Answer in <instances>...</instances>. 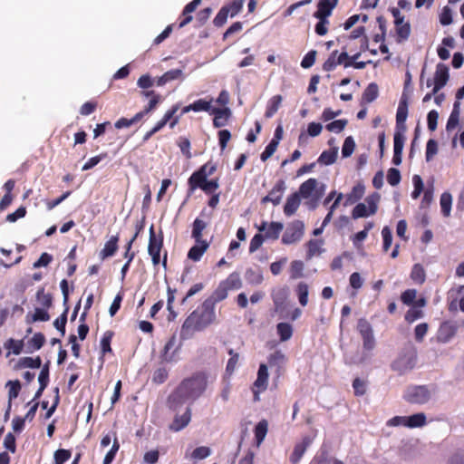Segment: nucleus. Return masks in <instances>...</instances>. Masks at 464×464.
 <instances>
[{
  "label": "nucleus",
  "mask_w": 464,
  "mask_h": 464,
  "mask_svg": "<svg viewBox=\"0 0 464 464\" xmlns=\"http://www.w3.org/2000/svg\"><path fill=\"white\" fill-rule=\"evenodd\" d=\"M208 387V375L204 372H194L185 378L169 394L167 404L169 410L178 411L186 401L198 399Z\"/></svg>",
  "instance_id": "obj_1"
},
{
  "label": "nucleus",
  "mask_w": 464,
  "mask_h": 464,
  "mask_svg": "<svg viewBox=\"0 0 464 464\" xmlns=\"http://www.w3.org/2000/svg\"><path fill=\"white\" fill-rule=\"evenodd\" d=\"M217 319L215 306L210 301H206L194 310L184 321L181 326V337L188 338L194 332H200L212 324Z\"/></svg>",
  "instance_id": "obj_2"
},
{
  "label": "nucleus",
  "mask_w": 464,
  "mask_h": 464,
  "mask_svg": "<svg viewBox=\"0 0 464 464\" xmlns=\"http://www.w3.org/2000/svg\"><path fill=\"white\" fill-rule=\"evenodd\" d=\"M217 170V165L208 161L194 171L188 179V193L192 194L197 188L206 194H212L219 188L218 179H208Z\"/></svg>",
  "instance_id": "obj_3"
},
{
  "label": "nucleus",
  "mask_w": 464,
  "mask_h": 464,
  "mask_svg": "<svg viewBox=\"0 0 464 464\" xmlns=\"http://www.w3.org/2000/svg\"><path fill=\"white\" fill-rule=\"evenodd\" d=\"M417 363V351L412 345L405 346L392 362L391 368L400 375L413 370Z\"/></svg>",
  "instance_id": "obj_4"
},
{
  "label": "nucleus",
  "mask_w": 464,
  "mask_h": 464,
  "mask_svg": "<svg viewBox=\"0 0 464 464\" xmlns=\"http://www.w3.org/2000/svg\"><path fill=\"white\" fill-rule=\"evenodd\" d=\"M324 192L325 185L319 184L317 179L314 178H310L303 182L297 191L303 198L312 199L314 202L313 208L316 206L317 201L324 195Z\"/></svg>",
  "instance_id": "obj_5"
},
{
  "label": "nucleus",
  "mask_w": 464,
  "mask_h": 464,
  "mask_svg": "<svg viewBox=\"0 0 464 464\" xmlns=\"http://www.w3.org/2000/svg\"><path fill=\"white\" fill-rule=\"evenodd\" d=\"M245 0H233L224 5L213 20V24L216 27H222L227 20V17H235L238 14L244 5Z\"/></svg>",
  "instance_id": "obj_6"
},
{
  "label": "nucleus",
  "mask_w": 464,
  "mask_h": 464,
  "mask_svg": "<svg viewBox=\"0 0 464 464\" xmlns=\"http://www.w3.org/2000/svg\"><path fill=\"white\" fill-rule=\"evenodd\" d=\"M403 399L411 404H425L430 399V392L426 385H410L404 392Z\"/></svg>",
  "instance_id": "obj_7"
},
{
  "label": "nucleus",
  "mask_w": 464,
  "mask_h": 464,
  "mask_svg": "<svg viewBox=\"0 0 464 464\" xmlns=\"http://www.w3.org/2000/svg\"><path fill=\"white\" fill-rule=\"evenodd\" d=\"M394 18L395 31H396V41L397 43H402L406 41L411 35V24L407 21H404V15L401 14V11L397 7L390 8Z\"/></svg>",
  "instance_id": "obj_8"
},
{
  "label": "nucleus",
  "mask_w": 464,
  "mask_h": 464,
  "mask_svg": "<svg viewBox=\"0 0 464 464\" xmlns=\"http://www.w3.org/2000/svg\"><path fill=\"white\" fill-rule=\"evenodd\" d=\"M163 248V234L162 231L157 236L154 226L150 227V237L148 245V253L151 256L153 266H158L160 262V251Z\"/></svg>",
  "instance_id": "obj_9"
},
{
  "label": "nucleus",
  "mask_w": 464,
  "mask_h": 464,
  "mask_svg": "<svg viewBox=\"0 0 464 464\" xmlns=\"http://www.w3.org/2000/svg\"><path fill=\"white\" fill-rule=\"evenodd\" d=\"M268 369L267 365L265 363H261L259 365L258 371H257V376L256 381L253 383V386L251 388L253 392V401H260V393L264 392L268 386Z\"/></svg>",
  "instance_id": "obj_10"
},
{
  "label": "nucleus",
  "mask_w": 464,
  "mask_h": 464,
  "mask_svg": "<svg viewBox=\"0 0 464 464\" xmlns=\"http://www.w3.org/2000/svg\"><path fill=\"white\" fill-rule=\"evenodd\" d=\"M304 224L301 220H294L288 224L283 237L282 243L285 245H291L299 240L304 236Z\"/></svg>",
  "instance_id": "obj_11"
},
{
  "label": "nucleus",
  "mask_w": 464,
  "mask_h": 464,
  "mask_svg": "<svg viewBox=\"0 0 464 464\" xmlns=\"http://www.w3.org/2000/svg\"><path fill=\"white\" fill-rule=\"evenodd\" d=\"M408 107H409V99L406 94H402L396 112V127L394 133H400L401 135H404L407 127L405 121L408 117Z\"/></svg>",
  "instance_id": "obj_12"
},
{
  "label": "nucleus",
  "mask_w": 464,
  "mask_h": 464,
  "mask_svg": "<svg viewBox=\"0 0 464 464\" xmlns=\"http://www.w3.org/2000/svg\"><path fill=\"white\" fill-rule=\"evenodd\" d=\"M357 329L362 338L363 348L371 351L375 346V340L371 324L364 318H361L357 324Z\"/></svg>",
  "instance_id": "obj_13"
},
{
  "label": "nucleus",
  "mask_w": 464,
  "mask_h": 464,
  "mask_svg": "<svg viewBox=\"0 0 464 464\" xmlns=\"http://www.w3.org/2000/svg\"><path fill=\"white\" fill-rule=\"evenodd\" d=\"M449 78V67L444 63H438L433 78V93H438L447 84Z\"/></svg>",
  "instance_id": "obj_14"
},
{
  "label": "nucleus",
  "mask_w": 464,
  "mask_h": 464,
  "mask_svg": "<svg viewBox=\"0 0 464 464\" xmlns=\"http://www.w3.org/2000/svg\"><path fill=\"white\" fill-rule=\"evenodd\" d=\"M272 300L274 303L275 312L277 314H283L286 308V301L288 298V290L286 287H280L273 290Z\"/></svg>",
  "instance_id": "obj_15"
},
{
  "label": "nucleus",
  "mask_w": 464,
  "mask_h": 464,
  "mask_svg": "<svg viewBox=\"0 0 464 464\" xmlns=\"http://www.w3.org/2000/svg\"><path fill=\"white\" fill-rule=\"evenodd\" d=\"M285 190V183L283 179H279L269 193L261 199L263 204L267 202L273 203L274 206L280 204L284 191Z\"/></svg>",
  "instance_id": "obj_16"
},
{
  "label": "nucleus",
  "mask_w": 464,
  "mask_h": 464,
  "mask_svg": "<svg viewBox=\"0 0 464 464\" xmlns=\"http://www.w3.org/2000/svg\"><path fill=\"white\" fill-rule=\"evenodd\" d=\"M456 324L450 321H444L440 325L437 332V340L440 343H448L457 333Z\"/></svg>",
  "instance_id": "obj_17"
},
{
  "label": "nucleus",
  "mask_w": 464,
  "mask_h": 464,
  "mask_svg": "<svg viewBox=\"0 0 464 464\" xmlns=\"http://www.w3.org/2000/svg\"><path fill=\"white\" fill-rule=\"evenodd\" d=\"M312 442L313 438L310 436H304L302 440L295 445L294 450L289 457L290 462L292 464H297Z\"/></svg>",
  "instance_id": "obj_18"
},
{
  "label": "nucleus",
  "mask_w": 464,
  "mask_h": 464,
  "mask_svg": "<svg viewBox=\"0 0 464 464\" xmlns=\"http://www.w3.org/2000/svg\"><path fill=\"white\" fill-rule=\"evenodd\" d=\"M258 230L265 232L264 236L266 238L276 240L283 230V224L280 222H271L268 224L266 221H263L258 227Z\"/></svg>",
  "instance_id": "obj_19"
},
{
  "label": "nucleus",
  "mask_w": 464,
  "mask_h": 464,
  "mask_svg": "<svg viewBox=\"0 0 464 464\" xmlns=\"http://www.w3.org/2000/svg\"><path fill=\"white\" fill-rule=\"evenodd\" d=\"M338 51H334L329 55L328 59L323 64V70L325 72H331L335 69L339 64L344 66V60L347 58V52L343 50L338 56Z\"/></svg>",
  "instance_id": "obj_20"
},
{
  "label": "nucleus",
  "mask_w": 464,
  "mask_h": 464,
  "mask_svg": "<svg viewBox=\"0 0 464 464\" xmlns=\"http://www.w3.org/2000/svg\"><path fill=\"white\" fill-rule=\"evenodd\" d=\"M210 114L214 115L213 125L216 128H220L227 125L230 116L231 111L228 107L213 108Z\"/></svg>",
  "instance_id": "obj_21"
},
{
  "label": "nucleus",
  "mask_w": 464,
  "mask_h": 464,
  "mask_svg": "<svg viewBox=\"0 0 464 464\" xmlns=\"http://www.w3.org/2000/svg\"><path fill=\"white\" fill-rule=\"evenodd\" d=\"M191 420V409L188 407L182 415H176L169 428L172 431H179L186 428Z\"/></svg>",
  "instance_id": "obj_22"
},
{
  "label": "nucleus",
  "mask_w": 464,
  "mask_h": 464,
  "mask_svg": "<svg viewBox=\"0 0 464 464\" xmlns=\"http://www.w3.org/2000/svg\"><path fill=\"white\" fill-rule=\"evenodd\" d=\"M404 142H405V135H401L400 133H394V135H393L392 163L396 166H398L401 163Z\"/></svg>",
  "instance_id": "obj_23"
},
{
  "label": "nucleus",
  "mask_w": 464,
  "mask_h": 464,
  "mask_svg": "<svg viewBox=\"0 0 464 464\" xmlns=\"http://www.w3.org/2000/svg\"><path fill=\"white\" fill-rule=\"evenodd\" d=\"M176 345V336L172 335L168 342L165 343L162 353H161V359L162 361L166 362H172L176 361L177 352L179 348H175Z\"/></svg>",
  "instance_id": "obj_24"
},
{
  "label": "nucleus",
  "mask_w": 464,
  "mask_h": 464,
  "mask_svg": "<svg viewBox=\"0 0 464 464\" xmlns=\"http://www.w3.org/2000/svg\"><path fill=\"white\" fill-rule=\"evenodd\" d=\"M196 244L188 252V258L198 262L208 250L209 243L207 240L195 241Z\"/></svg>",
  "instance_id": "obj_25"
},
{
  "label": "nucleus",
  "mask_w": 464,
  "mask_h": 464,
  "mask_svg": "<svg viewBox=\"0 0 464 464\" xmlns=\"http://www.w3.org/2000/svg\"><path fill=\"white\" fill-rule=\"evenodd\" d=\"M337 3L338 0H319L317 10L314 14V16H321L323 18L330 16Z\"/></svg>",
  "instance_id": "obj_26"
},
{
  "label": "nucleus",
  "mask_w": 464,
  "mask_h": 464,
  "mask_svg": "<svg viewBox=\"0 0 464 464\" xmlns=\"http://www.w3.org/2000/svg\"><path fill=\"white\" fill-rule=\"evenodd\" d=\"M301 198L302 197L299 193L295 192L286 198V202L284 207V213L285 216L290 217L296 212L301 203Z\"/></svg>",
  "instance_id": "obj_27"
},
{
  "label": "nucleus",
  "mask_w": 464,
  "mask_h": 464,
  "mask_svg": "<svg viewBox=\"0 0 464 464\" xmlns=\"http://www.w3.org/2000/svg\"><path fill=\"white\" fill-rule=\"evenodd\" d=\"M119 236H111L110 239L105 243L104 247L100 252L102 259H105L112 256L118 250Z\"/></svg>",
  "instance_id": "obj_28"
},
{
  "label": "nucleus",
  "mask_w": 464,
  "mask_h": 464,
  "mask_svg": "<svg viewBox=\"0 0 464 464\" xmlns=\"http://www.w3.org/2000/svg\"><path fill=\"white\" fill-rule=\"evenodd\" d=\"M201 0H192L188 4H187L182 11V20L179 22V28L184 27L188 24H189L193 17L191 14L197 9V7L201 4Z\"/></svg>",
  "instance_id": "obj_29"
},
{
  "label": "nucleus",
  "mask_w": 464,
  "mask_h": 464,
  "mask_svg": "<svg viewBox=\"0 0 464 464\" xmlns=\"http://www.w3.org/2000/svg\"><path fill=\"white\" fill-rule=\"evenodd\" d=\"M227 288L222 284L220 281L218 287L214 290L212 295L205 299L206 301H210L213 306H216V304L225 300L228 295Z\"/></svg>",
  "instance_id": "obj_30"
},
{
  "label": "nucleus",
  "mask_w": 464,
  "mask_h": 464,
  "mask_svg": "<svg viewBox=\"0 0 464 464\" xmlns=\"http://www.w3.org/2000/svg\"><path fill=\"white\" fill-rule=\"evenodd\" d=\"M48 309L44 307H36L33 314H28L25 317L27 324H33L38 321L47 322L50 320V314L47 312Z\"/></svg>",
  "instance_id": "obj_31"
},
{
  "label": "nucleus",
  "mask_w": 464,
  "mask_h": 464,
  "mask_svg": "<svg viewBox=\"0 0 464 464\" xmlns=\"http://www.w3.org/2000/svg\"><path fill=\"white\" fill-rule=\"evenodd\" d=\"M410 278L416 285H423L426 281V271L423 266L420 264L413 265L410 274Z\"/></svg>",
  "instance_id": "obj_32"
},
{
  "label": "nucleus",
  "mask_w": 464,
  "mask_h": 464,
  "mask_svg": "<svg viewBox=\"0 0 464 464\" xmlns=\"http://www.w3.org/2000/svg\"><path fill=\"white\" fill-rule=\"evenodd\" d=\"M268 431V422L266 420H261L255 427L254 434L256 446L259 447L264 441Z\"/></svg>",
  "instance_id": "obj_33"
},
{
  "label": "nucleus",
  "mask_w": 464,
  "mask_h": 464,
  "mask_svg": "<svg viewBox=\"0 0 464 464\" xmlns=\"http://www.w3.org/2000/svg\"><path fill=\"white\" fill-rule=\"evenodd\" d=\"M379 95V87L375 82H371L365 88L362 95V103H371L377 99Z\"/></svg>",
  "instance_id": "obj_34"
},
{
  "label": "nucleus",
  "mask_w": 464,
  "mask_h": 464,
  "mask_svg": "<svg viewBox=\"0 0 464 464\" xmlns=\"http://www.w3.org/2000/svg\"><path fill=\"white\" fill-rule=\"evenodd\" d=\"M222 284L227 288L228 291L237 290L242 287V280L237 272H233L228 276L221 281Z\"/></svg>",
  "instance_id": "obj_35"
},
{
  "label": "nucleus",
  "mask_w": 464,
  "mask_h": 464,
  "mask_svg": "<svg viewBox=\"0 0 464 464\" xmlns=\"http://www.w3.org/2000/svg\"><path fill=\"white\" fill-rule=\"evenodd\" d=\"M182 74L183 72L181 69L169 70L157 79L156 84L158 86H163L169 82L181 78Z\"/></svg>",
  "instance_id": "obj_36"
},
{
  "label": "nucleus",
  "mask_w": 464,
  "mask_h": 464,
  "mask_svg": "<svg viewBox=\"0 0 464 464\" xmlns=\"http://www.w3.org/2000/svg\"><path fill=\"white\" fill-rule=\"evenodd\" d=\"M42 366V360L40 356L35 358L32 357H22L18 360L15 368L16 369H24V368H32L38 369Z\"/></svg>",
  "instance_id": "obj_37"
},
{
  "label": "nucleus",
  "mask_w": 464,
  "mask_h": 464,
  "mask_svg": "<svg viewBox=\"0 0 464 464\" xmlns=\"http://www.w3.org/2000/svg\"><path fill=\"white\" fill-rule=\"evenodd\" d=\"M179 109V104H174L169 110H168L162 117L167 123H169V127L174 128L179 121L180 115H176Z\"/></svg>",
  "instance_id": "obj_38"
},
{
  "label": "nucleus",
  "mask_w": 464,
  "mask_h": 464,
  "mask_svg": "<svg viewBox=\"0 0 464 464\" xmlns=\"http://www.w3.org/2000/svg\"><path fill=\"white\" fill-rule=\"evenodd\" d=\"M426 419V415L423 412L407 416L406 427L411 429L423 427L427 422Z\"/></svg>",
  "instance_id": "obj_39"
},
{
  "label": "nucleus",
  "mask_w": 464,
  "mask_h": 464,
  "mask_svg": "<svg viewBox=\"0 0 464 464\" xmlns=\"http://www.w3.org/2000/svg\"><path fill=\"white\" fill-rule=\"evenodd\" d=\"M282 100L281 95H275L268 101L265 112L266 118H271L276 114L281 105Z\"/></svg>",
  "instance_id": "obj_40"
},
{
  "label": "nucleus",
  "mask_w": 464,
  "mask_h": 464,
  "mask_svg": "<svg viewBox=\"0 0 464 464\" xmlns=\"http://www.w3.org/2000/svg\"><path fill=\"white\" fill-rule=\"evenodd\" d=\"M36 301L44 308L49 309L53 305V296L49 293H45L44 287L38 289L36 293Z\"/></svg>",
  "instance_id": "obj_41"
},
{
  "label": "nucleus",
  "mask_w": 464,
  "mask_h": 464,
  "mask_svg": "<svg viewBox=\"0 0 464 464\" xmlns=\"http://www.w3.org/2000/svg\"><path fill=\"white\" fill-rule=\"evenodd\" d=\"M459 121V102L457 101L453 104L452 111L448 119L446 124V130L448 131L453 130L458 124Z\"/></svg>",
  "instance_id": "obj_42"
},
{
  "label": "nucleus",
  "mask_w": 464,
  "mask_h": 464,
  "mask_svg": "<svg viewBox=\"0 0 464 464\" xmlns=\"http://www.w3.org/2000/svg\"><path fill=\"white\" fill-rule=\"evenodd\" d=\"M5 348L9 350L6 356L8 357L11 353L14 354H20L24 348V342L23 340H14L13 338L8 339L5 344Z\"/></svg>",
  "instance_id": "obj_43"
},
{
  "label": "nucleus",
  "mask_w": 464,
  "mask_h": 464,
  "mask_svg": "<svg viewBox=\"0 0 464 464\" xmlns=\"http://www.w3.org/2000/svg\"><path fill=\"white\" fill-rule=\"evenodd\" d=\"M440 208L444 217H450L452 205V196L450 192H444L440 196Z\"/></svg>",
  "instance_id": "obj_44"
},
{
  "label": "nucleus",
  "mask_w": 464,
  "mask_h": 464,
  "mask_svg": "<svg viewBox=\"0 0 464 464\" xmlns=\"http://www.w3.org/2000/svg\"><path fill=\"white\" fill-rule=\"evenodd\" d=\"M464 295V285L451 288L448 292V298H451V301L449 304L450 311L457 310L458 295Z\"/></svg>",
  "instance_id": "obj_45"
},
{
  "label": "nucleus",
  "mask_w": 464,
  "mask_h": 464,
  "mask_svg": "<svg viewBox=\"0 0 464 464\" xmlns=\"http://www.w3.org/2000/svg\"><path fill=\"white\" fill-rule=\"evenodd\" d=\"M337 159V149H332L328 150H324L319 156L317 162L324 165H331L335 162Z\"/></svg>",
  "instance_id": "obj_46"
},
{
  "label": "nucleus",
  "mask_w": 464,
  "mask_h": 464,
  "mask_svg": "<svg viewBox=\"0 0 464 464\" xmlns=\"http://www.w3.org/2000/svg\"><path fill=\"white\" fill-rule=\"evenodd\" d=\"M276 331L279 335L280 341L285 342L293 335V327L288 323H279L276 325Z\"/></svg>",
  "instance_id": "obj_47"
},
{
  "label": "nucleus",
  "mask_w": 464,
  "mask_h": 464,
  "mask_svg": "<svg viewBox=\"0 0 464 464\" xmlns=\"http://www.w3.org/2000/svg\"><path fill=\"white\" fill-rule=\"evenodd\" d=\"M207 227V223L197 218L192 224V232L191 237L195 241L203 240L202 239V232Z\"/></svg>",
  "instance_id": "obj_48"
},
{
  "label": "nucleus",
  "mask_w": 464,
  "mask_h": 464,
  "mask_svg": "<svg viewBox=\"0 0 464 464\" xmlns=\"http://www.w3.org/2000/svg\"><path fill=\"white\" fill-rule=\"evenodd\" d=\"M296 294L298 301L302 306H305L308 304L309 286L304 282H300L296 286Z\"/></svg>",
  "instance_id": "obj_49"
},
{
  "label": "nucleus",
  "mask_w": 464,
  "mask_h": 464,
  "mask_svg": "<svg viewBox=\"0 0 464 464\" xmlns=\"http://www.w3.org/2000/svg\"><path fill=\"white\" fill-rule=\"evenodd\" d=\"M45 343V337L42 333H36L34 336L28 341V347L30 348L29 352L40 350Z\"/></svg>",
  "instance_id": "obj_50"
},
{
  "label": "nucleus",
  "mask_w": 464,
  "mask_h": 464,
  "mask_svg": "<svg viewBox=\"0 0 464 464\" xmlns=\"http://www.w3.org/2000/svg\"><path fill=\"white\" fill-rule=\"evenodd\" d=\"M8 390V402H12L13 400L16 399L21 391V383L19 380L8 381L6 382Z\"/></svg>",
  "instance_id": "obj_51"
},
{
  "label": "nucleus",
  "mask_w": 464,
  "mask_h": 464,
  "mask_svg": "<svg viewBox=\"0 0 464 464\" xmlns=\"http://www.w3.org/2000/svg\"><path fill=\"white\" fill-rule=\"evenodd\" d=\"M114 335V333L112 331H106L102 339H101V350L102 355H105L107 353H111V343L112 340V337Z\"/></svg>",
  "instance_id": "obj_52"
},
{
  "label": "nucleus",
  "mask_w": 464,
  "mask_h": 464,
  "mask_svg": "<svg viewBox=\"0 0 464 464\" xmlns=\"http://www.w3.org/2000/svg\"><path fill=\"white\" fill-rule=\"evenodd\" d=\"M227 353L230 355V358L228 359L226 366V372L231 375L237 366L239 361V354L236 353L233 349H229Z\"/></svg>",
  "instance_id": "obj_53"
},
{
  "label": "nucleus",
  "mask_w": 464,
  "mask_h": 464,
  "mask_svg": "<svg viewBox=\"0 0 464 464\" xmlns=\"http://www.w3.org/2000/svg\"><path fill=\"white\" fill-rule=\"evenodd\" d=\"M212 99L209 101H206L205 99H198L195 101L192 104V111H208L211 112V110L213 109L211 107Z\"/></svg>",
  "instance_id": "obj_54"
},
{
  "label": "nucleus",
  "mask_w": 464,
  "mask_h": 464,
  "mask_svg": "<svg viewBox=\"0 0 464 464\" xmlns=\"http://www.w3.org/2000/svg\"><path fill=\"white\" fill-rule=\"evenodd\" d=\"M72 452L69 450L60 449L53 454V464H64L71 459Z\"/></svg>",
  "instance_id": "obj_55"
},
{
  "label": "nucleus",
  "mask_w": 464,
  "mask_h": 464,
  "mask_svg": "<svg viewBox=\"0 0 464 464\" xmlns=\"http://www.w3.org/2000/svg\"><path fill=\"white\" fill-rule=\"evenodd\" d=\"M347 123H348V121L345 119L336 120V121H334L328 123L325 126V128L328 131L340 133L341 131H343L344 130Z\"/></svg>",
  "instance_id": "obj_56"
},
{
  "label": "nucleus",
  "mask_w": 464,
  "mask_h": 464,
  "mask_svg": "<svg viewBox=\"0 0 464 464\" xmlns=\"http://www.w3.org/2000/svg\"><path fill=\"white\" fill-rule=\"evenodd\" d=\"M108 153L107 152H102L99 155H96L94 157L90 158L82 166V169L83 171L89 170L92 168H94L97 164H99L102 160L107 158Z\"/></svg>",
  "instance_id": "obj_57"
},
{
  "label": "nucleus",
  "mask_w": 464,
  "mask_h": 464,
  "mask_svg": "<svg viewBox=\"0 0 464 464\" xmlns=\"http://www.w3.org/2000/svg\"><path fill=\"white\" fill-rule=\"evenodd\" d=\"M69 307L67 306L63 313L54 320L53 325L54 327L61 332L62 335L63 336L65 334V325L67 323V314H68Z\"/></svg>",
  "instance_id": "obj_58"
},
{
  "label": "nucleus",
  "mask_w": 464,
  "mask_h": 464,
  "mask_svg": "<svg viewBox=\"0 0 464 464\" xmlns=\"http://www.w3.org/2000/svg\"><path fill=\"white\" fill-rule=\"evenodd\" d=\"M382 240H383L382 250H383V252H387L390 249L392 243V233L391 228L389 227L385 226L382 229Z\"/></svg>",
  "instance_id": "obj_59"
},
{
  "label": "nucleus",
  "mask_w": 464,
  "mask_h": 464,
  "mask_svg": "<svg viewBox=\"0 0 464 464\" xmlns=\"http://www.w3.org/2000/svg\"><path fill=\"white\" fill-rule=\"evenodd\" d=\"M119 449H120V443H119L117 437L115 436L111 450L107 452V454L105 455V457L103 459V463L111 464L114 460Z\"/></svg>",
  "instance_id": "obj_60"
},
{
  "label": "nucleus",
  "mask_w": 464,
  "mask_h": 464,
  "mask_svg": "<svg viewBox=\"0 0 464 464\" xmlns=\"http://www.w3.org/2000/svg\"><path fill=\"white\" fill-rule=\"evenodd\" d=\"M354 149H355V142H354L353 137H351V136L347 137L344 140L343 148H342L343 157H344V158L350 157L353 154Z\"/></svg>",
  "instance_id": "obj_61"
},
{
  "label": "nucleus",
  "mask_w": 464,
  "mask_h": 464,
  "mask_svg": "<svg viewBox=\"0 0 464 464\" xmlns=\"http://www.w3.org/2000/svg\"><path fill=\"white\" fill-rule=\"evenodd\" d=\"M304 263L300 260H295L291 263V278L296 279L303 276Z\"/></svg>",
  "instance_id": "obj_62"
},
{
  "label": "nucleus",
  "mask_w": 464,
  "mask_h": 464,
  "mask_svg": "<svg viewBox=\"0 0 464 464\" xmlns=\"http://www.w3.org/2000/svg\"><path fill=\"white\" fill-rule=\"evenodd\" d=\"M168 377V370L166 368H159L153 372L152 382L156 384H161L167 381Z\"/></svg>",
  "instance_id": "obj_63"
},
{
  "label": "nucleus",
  "mask_w": 464,
  "mask_h": 464,
  "mask_svg": "<svg viewBox=\"0 0 464 464\" xmlns=\"http://www.w3.org/2000/svg\"><path fill=\"white\" fill-rule=\"evenodd\" d=\"M401 177L399 169L391 168L387 172V181L391 186H397L401 182Z\"/></svg>",
  "instance_id": "obj_64"
}]
</instances>
